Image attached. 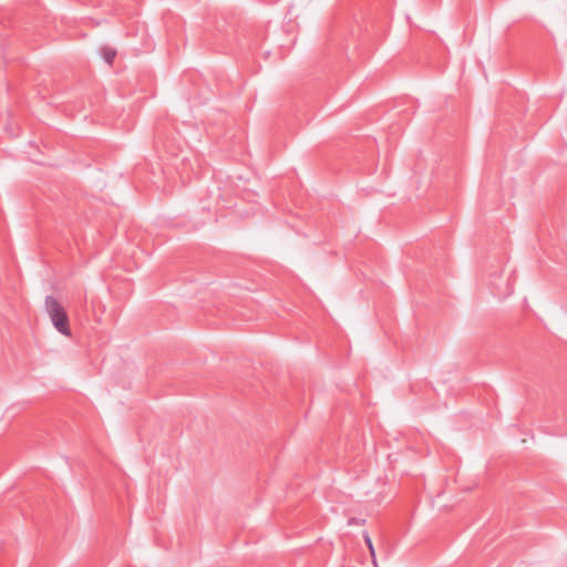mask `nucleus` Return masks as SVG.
<instances>
[{"mask_svg":"<svg viewBox=\"0 0 567 567\" xmlns=\"http://www.w3.org/2000/svg\"><path fill=\"white\" fill-rule=\"evenodd\" d=\"M102 55H103V59L105 60V62H107L109 64H112L115 59L116 51L110 47H104L102 49Z\"/></svg>","mask_w":567,"mask_h":567,"instance_id":"nucleus-2","label":"nucleus"},{"mask_svg":"<svg viewBox=\"0 0 567 567\" xmlns=\"http://www.w3.org/2000/svg\"><path fill=\"white\" fill-rule=\"evenodd\" d=\"M363 537H364V542H365V544H367V546L369 548V551L371 554L373 564L375 565L377 564V561H375V551H374V547H373L372 540H371V538H370V536H369V534L367 532L363 534Z\"/></svg>","mask_w":567,"mask_h":567,"instance_id":"nucleus-3","label":"nucleus"},{"mask_svg":"<svg viewBox=\"0 0 567 567\" xmlns=\"http://www.w3.org/2000/svg\"><path fill=\"white\" fill-rule=\"evenodd\" d=\"M44 303L54 328L63 336L70 337L69 318L62 305L53 296H48Z\"/></svg>","mask_w":567,"mask_h":567,"instance_id":"nucleus-1","label":"nucleus"}]
</instances>
